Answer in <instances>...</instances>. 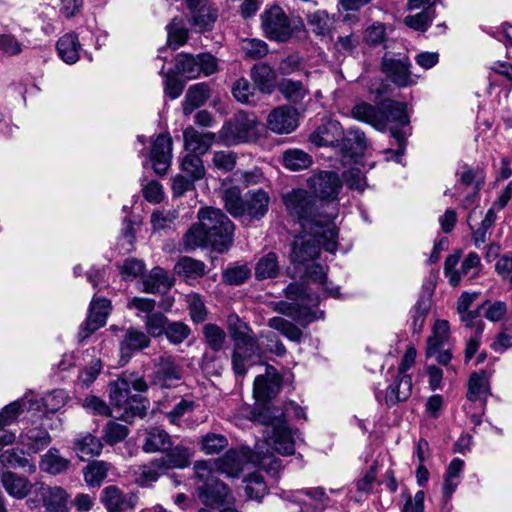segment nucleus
Returning a JSON list of instances; mask_svg holds the SVG:
<instances>
[{"mask_svg":"<svg viewBox=\"0 0 512 512\" xmlns=\"http://www.w3.org/2000/svg\"><path fill=\"white\" fill-rule=\"evenodd\" d=\"M288 213L296 219L302 232L292 244L291 261L296 269L315 261L320 255V247L334 253L337 250L338 230L331 215L324 220H315L313 209L315 201L303 189L292 190L283 196Z\"/></svg>","mask_w":512,"mask_h":512,"instance_id":"obj_1","label":"nucleus"},{"mask_svg":"<svg viewBox=\"0 0 512 512\" xmlns=\"http://www.w3.org/2000/svg\"><path fill=\"white\" fill-rule=\"evenodd\" d=\"M199 223L193 225L184 236L188 250L211 246L223 252L233 243L235 226L220 209L206 207L198 212Z\"/></svg>","mask_w":512,"mask_h":512,"instance_id":"obj_2","label":"nucleus"},{"mask_svg":"<svg viewBox=\"0 0 512 512\" xmlns=\"http://www.w3.org/2000/svg\"><path fill=\"white\" fill-rule=\"evenodd\" d=\"M131 388L141 393L148 389V385L143 376L133 372H124L109 384L110 399L116 407L123 409L121 417L125 421L144 417L148 408V401L139 394L132 395Z\"/></svg>","mask_w":512,"mask_h":512,"instance_id":"obj_3","label":"nucleus"},{"mask_svg":"<svg viewBox=\"0 0 512 512\" xmlns=\"http://www.w3.org/2000/svg\"><path fill=\"white\" fill-rule=\"evenodd\" d=\"M351 115L381 132L389 130L391 126L406 127L409 124L406 104L395 100H385L377 106L360 100L352 107Z\"/></svg>","mask_w":512,"mask_h":512,"instance_id":"obj_4","label":"nucleus"},{"mask_svg":"<svg viewBox=\"0 0 512 512\" xmlns=\"http://www.w3.org/2000/svg\"><path fill=\"white\" fill-rule=\"evenodd\" d=\"M229 331L234 342L232 369L237 376H244L255 363L259 347L252 330L237 316L229 317Z\"/></svg>","mask_w":512,"mask_h":512,"instance_id":"obj_5","label":"nucleus"},{"mask_svg":"<svg viewBox=\"0 0 512 512\" xmlns=\"http://www.w3.org/2000/svg\"><path fill=\"white\" fill-rule=\"evenodd\" d=\"M307 185L314 194L312 196L305 191L315 201L313 209L315 220H324L325 217L331 215V222H333L337 215L335 212L323 213L319 212V210L324 208L323 201H334L337 199L338 193L342 188V181L339 175L334 171H320L308 178Z\"/></svg>","mask_w":512,"mask_h":512,"instance_id":"obj_6","label":"nucleus"},{"mask_svg":"<svg viewBox=\"0 0 512 512\" xmlns=\"http://www.w3.org/2000/svg\"><path fill=\"white\" fill-rule=\"evenodd\" d=\"M255 420L263 425L271 426L269 444L282 455H292L295 452V438L285 424V413L278 409L265 407Z\"/></svg>","mask_w":512,"mask_h":512,"instance_id":"obj_7","label":"nucleus"},{"mask_svg":"<svg viewBox=\"0 0 512 512\" xmlns=\"http://www.w3.org/2000/svg\"><path fill=\"white\" fill-rule=\"evenodd\" d=\"M459 260L460 254L449 255L445 260L444 274L453 287L458 286L462 278H476L481 270L480 257L476 252H470L462 261L460 268L457 269Z\"/></svg>","mask_w":512,"mask_h":512,"instance_id":"obj_8","label":"nucleus"},{"mask_svg":"<svg viewBox=\"0 0 512 512\" xmlns=\"http://www.w3.org/2000/svg\"><path fill=\"white\" fill-rule=\"evenodd\" d=\"M262 28L266 36L275 41L285 42L292 34L289 19L279 6H273L263 13Z\"/></svg>","mask_w":512,"mask_h":512,"instance_id":"obj_9","label":"nucleus"},{"mask_svg":"<svg viewBox=\"0 0 512 512\" xmlns=\"http://www.w3.org/2000/svg\"><path fill=\"white\" fill-rule=\"evenodd\" d=\"M381 71L398 87L416 84L411 72V62L407 56L395 58L385 54L381 61Z\"/></svg>","mask_w":512,"mask_h":512,"instance_id":"obj_10","label":"nucleus"},{"mask_svg":"<svg viewBox=\"0 0 512 512\" xmlns=\"http://www.w3.org/2000/svg\"><path fill=\"white\" fill-rule=\"evenodd\" d=\"M255 126L256 121L254 117L240 112L235 115L233 120L223 125L220 136L230 143L246 142L254 132Z\"/></svg>","mask_w":512,"mask_h":512,"instance_id":"obj_11","label":"nucleus"},{"mask_svg":"<svg viewBox=\"0 0 512 512\" xmlns=\"http://www.w3.org/2000/svg\"><path fill=\"white\" fill-rule=\"evenodd\" d=\"M254 461V452L249 448L231 449L222 457L216 459L218 473L227 477L237 478L248 463Z\"/></svg>","mask_w":512,"mask_h":512,"instance_id":"obj_12","label":"nucleus"},{"mask_svg":"<svg viewBox=\"0 0 512 512\" xmlns=\"http://www.w3.org/2000/svg\"><path fill=\"white\" fill-rule=\"evenodd\" d=\"M111 304L106 298L94 297L90 303L89 313L79 331L80 340H85L93 332L106 324Z\"/></svg>","mask_w":512,"mask_h":512,"instance_id":"obj_13","label":"nucleus"},{"mask_svg":"<svg viewBox=\"0 0 512 512\" xmlns=\"http://www.w3.org/2000/svg\"><path fill=\"white\" fill-rule=\"evenodd\" d=\"M149 159L156 174L167 173L172 160V138L168 133L159 134L153 141Z\"/></svg>","mask_w":512,"mask_h":512,"instance_id":"obj_14","label":"nucleus"},{"mask_svg":"<svg viewBox=\"0 0 512 512\" xmlns=\"http://www.w3.org/2000/svg\"><path fill=\"white\" fill-rule=\"evenodd\" d=\"M286 500L300 507L299 512H315L310 510L313 504L315 508H324L329 501V497L321 487H313L305 490L290 492L286 495Z\"/></svg>","mask_w":512,"mask_h":512,"instance_id":"obj_15","label":"nucleus"},{"mask_svg":"<svg viewBox=\"0 0 512 512\" xmlns=\"http://www.w3.org/2000/svg\"><path fill=\"white\" fill-rule=\"evenodd\" d=\"M268 128L277 134H289L298 127V113L289 106H281L270 112Z\"/></svg>","mask_w":512,"mask_h":512,"instance_id":"obj_16","label":"nucleus"},{"mask_svg":"<svg viewBox=\"0 0 512 512\" xmlns=\"http://www.w3.org/2000/svg\"><path fill=\"white\" fill-rule=\"evenodd\" d=\"M149 345L148 334L134 327L126 329L119 345L121 362L127 363L135 352L141 351Z\"/></svg>","mask_w":512,"mask_h":512,"instance_id":"obj_17","label":"nucleus"},{"mask_svg":"<svg viewBox=\"0 0 512 512\" xmlns=\"http://www.w3.org/2000/svg\"><path fill=\"white\" fill-rule=\"evenodd\" d=\"M281 379L272 366H267L266 374L259 375L254 380L253 394L257 401H267L280 390Z\"/></svg>","mask_w":512,"mask_h":512,"instance_id":"obj_18","label":"nucleus"},{"mask_svg":"<svg viewBox=\"0 0 512 512\" xmlns=\"http://www.w3.org/2000/svg\"><path fill=\"white\" fill-rule=\"evenodd\" d=\"M196 2L194 7H188L191 26L197 32L211 30L218 16L217 11L209 5L208 0Z\"/></svg>","mask_w":512,"mask_h":512,"instance_id":"obj_19","label":"nucleus"},{"mask_svg":"<svg viewBox=\"0 0 512 512\" xmlns=\"http://www.w3.org/2000/svg\"><path fill=\"white\" fill-rule=\"evenodd\" d=\"M101 500L108 512H122L134 508L137 499L132 494H123L116 486H107L102 491Z\"/></svg>","mask_w":512,"mask_h":512,"instance_id":"obj_20","label":"nucleus"},{"mask_svg":"<svg viewBox=\"0 0 512 512\" xmlns=\"http://www.w3.org/2000/svg\"><path fill=\"white\" fill-rule=\"evenodd\" d=\"M199 498L205 505L231 503L234 501L229 487L218 479L206 484V486H199Z\"/></svg>","mask_w":512,"mask_h":512,"instance_id":"obj_21","label":"nucleus"},{"mask_svg":"<svg viewBox=\"0 0 512 512\" xmlns=\"http://www.w3.org/2000/svg\"><path fill=\"white\" fill-rule=\"evenodd\" d=\"M34 404L39 406L37 401H33L32 394H25L21 399L6 405L0 411V430L14 424L24 411H33Z\"/></svg>","mask_w":512,"mask_h":512,"instance_id":"obj_22","label":"nucleus"},{"mask_svg":"<svg viewBox=\"0 0 512 512\" xmlns=\"http://www.w3.org/2000/svg\"><path fill=\"white\" fill-rule=\"evenodd\" d=\"M185 149L190 152L189 154L203 155L210 148L215 139L213 133H200L192 127H189L183 132Z\"/></svg>","mask_w":512,"mask_h":512,"instance_id":"obj_23","label":"nucleus"},{"mask_svg":"<svg viewBox=\"0 0 512 512\" xmlns=\"http://www.w3.org/2000/svg\"><path fill=\"white\" fill-rule=\"evenodd\" d=\"M183 371L171 357H160L155 363L154 381L162 386L169 385L170 382L180 380Z\"/></svg>","mask_w":512,"mask_h":512,"instance_id":"obj_24","label":"nucleus"},{"mask_svg":"<svg viewBox=\"0 0 512 512\" xmlns=\"http://www.w3.org/2000/svg\"><path fill=\"white\" fill-rule=\"evenodd\" d=\"M268 205L269 196L265 191H249L245 196L244 216L259 220L267 213Z\"/></svg>","mask_w":512,"mask_h":512,"instance_id":"obj_25","label":"nucleus"},{"mask_svg":"<svg viewBox=\"0 0 512 512\" xmlns=\"http://www.w3.org/2000/svg\"><path fill=\"white\" fill-rule=\"evenodd\" d=\"M343 136L339 122L330 120L320 126L311 134L310 140L318 146H332Z\"/></svg>","mask_w":512,"mask_h":512,"instance_id":"obj_26","label":"nucleus"},{"mask_svg":"<svg viewBox=\"0 0 512 512\" xmlns=\"http://www.w3.org/2000/svg\"><path fill=\"white\" fill-rule=\"evenodd\" d=\"M412 393V378L410 375H399L395 381L389 385L385 392V403L388 406L396 405L399 402L407 400Z\"/></svg>","mask_w":512,"mask_h":512,"instance_id":"obj_27","label":"nucleus"},{"mask_svg":"<svg viewBox=\"0 0 512 512\" xmlns=\"http://www.w3.org/2000/svg\"><path fill=\"white\" fill-rule=\"evenodd\" d=\"M210 97V87L207 83H197L189 87L183 102V112L188 115L204 105Z\"/></svg>","mask_w":512,"mask_h":512,"instance_id":"obj_28","label":"nucleus"},{"mask_svg":"<svg viewBox=\"0 0 512 512\" xmlns=\"http://www.w3.org/2000/svg\"><path fill=\"white\" fill-rule=\"evenodd\" d=\"M0 464L10 468H21L28 473L36 471L32 458L20 449H8L0 454Z\"/></svg>","mask_w":512,"mask_h":512,"instance_id":"obj_29","label":"nucleus"},{"mask_svg":"<svg viewBox=\"0 0 512 512\" xmlns=\"http://www.w3.org/2000/svg\"><path fill=\"white\" fill-rule=\"evenodd\" d=\"M81 44L75 33L63 35L57 42L59 57L67 64H74L79 60Z\"/></svg>","mask_w":512,"mask_h":512,"instance_id":"obj_30","label":"nucleus"},{"mask_svg":"<svg viewBox=\"0 0 512 512\" xmlns=\"http://www.w3.org/2000/svg\"><path fill=\"white\" fill-rule=\"evenodd\" d=\"M191 457L192 453L188 448L177 445L173 448H169L159 459L160 463H162L166 471H168L170 469H182L187 467L190 464Z\"/></svg>","mask_w":512,"mask_h":512,"instance_id":"obj_31","label":"nucleus"},{"mask_svg":"<svg viewBox=\"0 0 512 512\" xmlns=\"http://www.w3.org/2000/svg\"><path fill=\"white\" fill-rule=\"evenodd\" d=\"M464 461L460 458L451 460L446 468L442 491L444 498L448 501L460 484L461 474L464 468Z\"/></svg>","mask_w":512,"mask_h":512,"instance_id":"obj_32","label":"nucleus"},{"mask_svg":"<svg viewBox=\"0 0 512 512\" xmlns=\"http://www.w3.org/2000/svg\"><path fill=\"white\" fill-rule=\"evenodd\" d=\"M449 335V322L442 319L435 321L432 335L427 339L426 357L430 358L435 356L436 352L444 347L449 339Z\"/></svg>","mask_w":512,"mask_h":512,"instance_id":"obj_33","label":"nucleus"},{"mask_svg":"<svg viewBox=\"0 0 512 512\" xmlns=\"http://www.w3.org/2000/svg\"><path fill=\"white\" fill-rule=\"evenodd\" d=\"M1 482L6 492L14 498L22 499L28 495L32 488L30 481L11 471H6L1 476Z\"/></svg>","mask_w":512,"mask_h":512,"instance_id":"obj_34","label":"nucleus"},{"mask_svg":"<svg viewBox=\"0 0 512 512\" xmlns=\"http://www.w3.org/2000/svg\"><path fill=\"white\" fill-rule=\"evenodd\" d=\"M171 446L170 435L165 430L154 427L147 431L142 448L146 453H156L166 452Z\"/></svg>","mask_w":512,"mask_h":512,"instance_id":"obj_35","label":"nucleus"},{"mask_svg":"<svg viewBox=\"0 0 512 512\" xmlns=\"http://www.w3.org/2000/svg\"><path fill=\"white\" fill-rule=\"evenodd\" d=\"M173 285V279L167 271L161 267L153 268L143 280V291L146 293H157L166 291Z\"/></svg>","mask_w":512,"mask_h":512,"instance_id":"obj_36","label":"nucleus"},{"mask_svg":"<svg viewBox=\"0 0 512 512\" xmlns=\"http://www.w3.org/2000/svg\"><path fill=\"white\" fill-rule=\"evenodd\" d=\"M251 78L258 89L265 94H270L276 85L275 71L264 63L253 66Z\"/></svg>","mask_w":512,"mask_h":512,"instance_id":"obj_37","label":"nucleus"},{"mask_svg":"<svg viewBox=\"0 0 512 512\" xmlns=\"http://www.w3.org/2000/svg\"><path fill=\"white\" fill-rule=\"evenodd\" d=\"M42 471L58 475L67 471L70 466V460L61 456L56 448H50L42 457L39 463Z\"/></svg>","mask_w":512,"mask_h":512,"instance_id":"obj_38","label":"nucleus"},{"mask_svg":"<svg viewBox=\"0 0 512 512\" xmlns=\"http://www.w3.org/2000/svg\"><path fill=\"white\" fill-rule=\"evenodd\" d=\"M297 270L307 279L314 282H319L326 296H338L339 290L337 287L328 288L326 283V270L322 265L315 263V261H313L307 263V265H303L297 268Z\"/></svg>","mask_w":512,"mask_h":512,"instance_id":"obj_39","label":"nucleus"},{"mask_svg":"<svg viewBox=\"0 0 512 512\" xmlns=\"http://www.w3.org/2000/svg\"><path fill=\"white\" fill-rule=\"evenodd\" d=\"M75 450L80 459L98 456L102 451L101 440L91 433H83L75 439Z\"/></svg>","mask_w":512,"mask_h":512,"instance_id":"obj_40","label":"nucleus"},{"mask_svg":"<svg viewBox=\"0 0 512 512\" xmlns=\"http://www.w3.org/2000/svg\"><path fill=\"white\" fill-rule=\"evenodd\" d=\"M205 267L202 261L184 256L175 264L174 270L180 277L194 280L205 275Z\"/></svg>","mask_w":512,"mask_h":512,"instance_id":"obj_41","label":"nucleus"},{"mask_svg":"<svg viewBox=\"0 0 512 512\" xmlns=\"http://www.w3.org/2000/svg\"><path fill=\"white\" fill-rule=\"evenodd\" d=\"M307 24L317 36H328L334 27L335 20L325 10H317L307 15Z\"/></svg>","mask_w":512,"mask_h":512,"instance_id":"obj_42","label":"nucleus"},{"mask_svg":"<svg viewBox=\"0 0 512 512\" xmlns=\"http://www.w3.org/2000/svg\"><path fill=\"white\" fill-rule=\"evenodd\" d=\"M489 394L488 380L485 373H472L469 378L467 400L470 403L485 401Z\"/></svg>","mask_w":512,"mask_h":512,"instance_id":"obj_43","label":"nucleus"},{"mask_svg":"<svg viewBox=\"0 0 512 512\" xmlns=\"http://www.w3.org/2000/svg\"><path fill=\"white\" fill-rule=\"evenodd\" d=\"M474 212H471L468 216V223L472 220ZM497 219L496 211L494 207H491L485 214L484 219L482 220L480 226L477 229H474L471 224H469L470 229L472 230V240L474 245L479 248L482 244H484L487 240V235L490 234V229L493 227L495 221Z\"/></svg>","mask_w":512,"mask_h":512,"instance_id":"obj_44","label":"nucleus"},{"mask_svg":"<svg viewBox=\"0 0 512 512\" xmlns=\"http://www.w3.org/2000/svg\"><path fill=\"white\" fill-rule=\"evenodd\" d=\"M166 472V469L162 463H160V459L155 458L147 464L138 466L135 474L137 475V482L144 486L157 481V479Z\"/></svg>","mask_w":512,"mask_h":512,"instance_id":"obj_45","label":"nucleus"},{"mask_svg":"<svg viewBox=\"0 0 512 512\" xmlns=\"http://www.w3.org/2000/svg\"><path fill=\"white\" fill-rule=\"evenodd\" d=\"M21 441L23 445L36 453L45 449L50 444L51 437L48 431L43 428H32L21 435Z\"/></svg>","mask_w":512,"mask_h":512,"instance_id":"obj_46","label":"nucleus"},{"mask_svg":"<svg viewBox=\"0 0 512 512\" xmlns=\"http://www.w3.org/2000/svg\"><path fill=\"white\" fill-rule=\"evenodd\" d=\"M278 89L286 100L294 104H299L308 95V89L300 81L283 79Z\"/></svg>","mask_w":512,"mask_h":512,"instance_id":"obj_47","label":"nucleus"},{"mask_svg":"<svg viewBox=\"0 0 512 512\" xmlns=\"http://www.w3.org/2000/svg\"><path fill=\"white\" fill-rule=\"evenodd\" d=\"M222 200L226 210L235 218L244 217L245 199L241 197L238 187H229L222 193Z\"/></svg>","mask_w":512,"mask_h":512,"instance_id":"obj_48","label":"nucleus"},{"mask_svg":"<svg viewBox=\"0 0 512 512\" xmlns=\"http://www.w3.org/2000/svg\"><path fill=\"white\" fill-rule=\"evenodd\" d=\"M67 492L61 487H50L44 495V504L49 512H67Z\"/></svg>","mask_w":512,"mask_h":512,"instance_id":"obj_49","label":"nucleus"},{"mask_svg":"<svg viewBox=\"0 0 512 512\" xmlns=\"http://www.w3.org/2000/svg\"><path fill=\"white\" fill-rule=\"evenodd\" d=\"M485 182V175L480 168L463 167V171L459 173V183L457 189L469 188L474 190V194L478 193Z\"/></svg>","mask_w":512,"mask_h":512,"instance_id":"obj_50","label":"nucleus"},{"mask_svg":"<svg viewBox=\"0 0 512 512\" xmlns=\"http://www.w3.org/2000/svg\"><path fill=\"white\" fill-rule=\"evenodd\" d=\"M67 398V394L64 390H53L52 392L48 393L45 397L41 398L40 400H37V402L39 403V407L37 404H34L33 411L39 412L43 408L45 412L54 413L65 405ZM33 401H36V399H33Z\"/></svg>","mask_w":512,"mask_h":512,"instance_id":"obj_51","label":"nucleus"},{"mask_svg":"<svg viewBox=\"0 0 512 512\" xmlns=\"http://www.w3.org/2000/svg\"><path fill=\"white\" fill-rule=\"evenodd\" d=\"M199 60L198 55L180 53L175 58L176 72L182 74L188 79H195L199 77Z\"/></svg>","mask_w":512,"mask_h":512,"instance_id":"obj_52","label":"nucleus"},{"mask_svg":"<svg viewBox=\"0 0 512 512\" xmlns=\"http://www.w3.org/2000/svg\"><path fill=\"white\" fill-rule=\"evenodd\" d=\"M283 163L286 168L292 171H299L308 168L312 164V159L303 150L290 149L284 152Z\"/></svg>","mask_w":512,"mask_h":512,"instance_id":"obj_53","label":"nucleus"},{"mask_svg":"<svg viewBox=\"0 0 512 512\" xmlns=\"http://www.w3.org/2000/svg\"><path fill=\"white\" fill-rule=\"evenodd\" d=\"M268 326L279 331L283 336L293 342H300L302 338V330L292 322L282 318L273 317L268 321Z\"/></svg>","mask_w":512,"mask_h":512,"instance_id":"obj_54","label":"nucleus"},{"mask_svg":"<svg viewBox=\"0 0 512 512\" xmlns=\"http://www.w3.org/2000/svg\"><path fill=\"white\" fill-rule=\"evenodd\" d=\"M279 273L278 259L275 253L269 252L259 259L255 267L258 279L274 278Z\"/></svg>","mask_w":512,"mask_h":512,"instance_id":"obj_55","label":"nucleus"},{"mask_svg":"<svg viewBox=\"0 0 512 512\" xmlns=\"http://www.w3.org/2000/svg\"><path fill=\"white\" fill-rule=\"evenodd\" d=\"M108 465L103 461H94L83 469L85 482L91 487H98L107 477Z\"/></svg>","mask_w":512,"mask_h":512,"instance_id":"obj_56","label":"nucleus"},{"mask_svg":"<svg viewBox=\"0 0 512 512\" xmlns=\"http://www.w3.org/2000/svg\"><path fill=\"white\" fill-rule=\"evenodd\" d=\"M181 170L192 180L198 181L204 178L206 170L200 156L187 154L181 162Z\"/></svg>","mask_w":512,"mask_h":512,"instance_id":"obj_57","label":"nucleus"},{"mask_svg":"<svg viewBox=\"0 0 512 512\" xmlns=\"http://www.w3.org/2000/svg\"><path fill=\"white\" fill-rule=\"evenodd\" d=\"M246 483L245 492L249 499L260 501L268 492L263 476L259 473H252L244 480Z\"/></svg>","mask_w":512,"mask_h":512,"instance_id":"obj_58","label":"nucleus"},{"mask_svg":"<svg viewBox=\"0 0 512 512\" xmlns=\"http://www.w3.org/2000/svg\"><path fill=\"white\" fill-rule=\"evenodd\" d=\"M194 473L196 479L202 483L201 486L211 483L216 480L215 474L218 473V466H216V459L214 460H200L194 463Z\"/></svg>","mask_w":512,"mask_h":512,"instance_id":"obj_59","label":"nucleus"},{"mask_svg":"<svg viewBox=\"0 0 512 512\" xmlns=\"http://www.w3.org/2000/svg\"><path fill=\"white\" fill-rule=\"evenodd\" d=\"M429 309L430 301L426 297L419 298L415 306L411 309V328L413 333L421 332Z\"/></svg>","mask_w":512,"mask_h":512,"instance_id":"obj_60","label":"nucleus"},{"mask_svg":"<svg viewBox=\"0 0 512 512\" xmlns=\"http://www.w3.org/2000/svg\"><path fill=\"white\" fill-rule=\"evenodd\" d=\"M128 434L129 429L127 426L115 421H109L103 428L102 438L106 444L113 446L123 441Z\"/></svg>","mask_w":512,"mask_h":512,"instance_id":"obj_61","label":"nucleus"},{"mask_svg":"<svg viewBox=\"0 0 512 512\" xmlns=\"http://www.w3.org/2000/svg\"><path fill=\"white\" fill-rule=\"evenodd\" d=\"M167 43L173 49L182 46L188 38V30L181 24V21L174 18L167 26Z\"/></svg>","mask_w":512,"mask_h":512,"instance_id":"obj_62","label":"nucleus"},{"mask_svg":"<svg viewBox=\"0 0 512 512\" xmlns=\"http://www.w3.org/2000/svg\"><path fill=\"white\" fill-rule=\"evenodd\" d=\"M190 333L191 330L185 323L181 321H169L164 335L171 344L178 345L184 342L189 337Z\"/></svg>","mask_w":512,"mask_h":512,"instance_id":"obj_63","label":"nucleus"},{"mask_svg":"<svg viewBox=\"0 0 512 512\" xmlns=\"http://www.w3.org/2000/svg\"><path fill=\"white\" fill-rule=\"evenodd\" d=\"M232 94L238 102L246 104L255 102L254 87L245 78H239L234 82Z\"/></svg>","mask_w":512,"mask_h":512,"instance_id":"obj_64","label":"nucleus"}]
</instances>
